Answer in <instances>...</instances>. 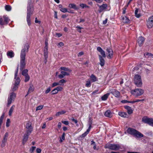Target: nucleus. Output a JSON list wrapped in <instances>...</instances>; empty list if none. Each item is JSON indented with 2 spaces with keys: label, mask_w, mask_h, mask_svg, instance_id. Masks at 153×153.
<instances>
[{
  "label": "nucleus",
  "mask_w": 153,
  "mask_h": 153,
  "mask_svg": "<svg viewBox=\"0 0 153 153\" xmlns=\"http://www.w3.org/2000/svg\"><path fill=\"white\" fill-rule=\"evenodd\" d=\"M84 54V53L83 52H80L78 55V56L79 57L80 56L82 55H83Z\"/></svg>",
  "instance_id": "obj_57"
},
{
  "label": "nucleus",
  "mask_w": 153,
  "mask_h": 153,
  "mask_svg": "<svg viewBox=\"0 0 153 153\" xmlns=\"http://www.w3.org/2000/svg\"><path fill=\"white\" fill-rule=\"evenodd\" d=\"M5 10L7 11H10L11 9V7L10 5H6L5 6Z\"/></svg>",
  "instance_id": "obj_38"
},
{
  "label": "nucleus",
  "mask_w": 153,
  "mask_h": 153,
  "mask_svg": "<svg viewBox=\"0 0 153 153\" xmlns=\"http://www.w3.org/2000/svg\"><path fill=\"white\" fill-rule=\"evenodd\" d=\"M60 10L62 12L64 13L68 12L67 9L66 8H62L60 9Z\"/></svg>",
  "instance_id": "obj_41"
},
{
  "label": "nucleus",
  "mask_w": 153,
  "mask_h": 153,
  "mask_svg": "<svg viewBox=\"0 0 153 153\" xmlns=\"http://www.w3.org/2000/svg\"><path fill=\"white\" fill-rule=\"evenodd\" d=\"M66 111H65L62 110L60 111H59L57 112L56 114V116H59L61 115H62L65 114L66 113Z\"/></svg>",
  "instance_id": "obj_33"
},
{
  "label": "nucleus",
  "mask_w": 153,
  "mask_h": 153,
  "mask_svg": "<svg viewBox=\"0 0 153 153\" xmlns=\"http://www.w3.org/2000/svg\"><path fill=\"white\" fill-rule=\"evenodd\" d=\"M61 73L64 76L66 75L68 76L69 75V73L68 72L62 71L61 72Z\"/></svg>",
  "instance_id": "obj_40"
},
{
  "label": "nucleus",
  "mask_w": 153,
  "mask_h": 153,
  "mask_svg": "<svg viewBox=\"0 0 153 153\" xmlns=\"http://www.w3.org/2000/svg\"><path fill=\"white\" fill-rule=\"evenodd\" d=\"M144 100V99H141V100L137 99V100H134V102H134V103H135V102H143Z\"/></svg>",
  "instance_id": "obj_49"
},
{
  "label": "nucleus",
  "mask_w": 153,
  "mask_h": 153,
  "mask_svg": "<svg viewBox=\"0 0 153 153\" xmlns=\"http://www.w3.org/2000/svg\"><path fill=\"white\" fill-rule=\"evenodd\" d=\"M16 97V94L14 93H12L10 94L7 100V106H9L11 104L12 101H13Z\"/></svg>",
  "instance_id": "obj_10"
},
{
  "label": "nucleus",
  "mask_w": 153,
  "mask_h": 153,
  "mask_svg": "<svg viewBox=\"0 0 153 153\" xmlns=\"http://www.w3.org/2000/svg\"><path fill=\"white\" fill-rule=\"evenodd\" d=\"M46 127V123H44L43 125V126H42V129L45 128Z\"/></svg>",
  "instance_id": "obj_64"
},
{
  "label": "nucleus",
  "mask_w": 153,
  "mask_h": 153,
  "mask_svg": "<svg viewBox=\"0 0 153 153\" xmlns=\"http://www.w3.org/2000/svg\"><path fill=\"white\" fill-rule=\"evenodd\" d=\"M29 48V44L27 43L25 45L24 48L21 50L20 54V69L21 70L23 69L26 65L25 61V52L28 51Z\"/></svg>",
  "instance_id": "obj_1"
},
{
  "label": "nucleus",
  "mask_w": 153,
  "mask_h": 153,
  "mask_svg": "<svg viewBox=\"0 0 153 153\" xmlns=\"http://www.w3.org/2000/svg\"><path fill=\"white\" fill-rule=\"evenodd\" d=\"M56 35L58 37H59L62 36V34L60 33H56Z\"/></svg>",
  "instance_id": "obj_59"
},
{
  "label": "nucleus",
  "mask_w": 153,
  "mask_h": 153,
  "mask_svg": "<svg viewBox=\"0 0 153 153\" xmlns=\"http://www.w3.org/2000/svg\"><path fill=\"white\" fill-rule=\"evenodd\" d=\"M98 6L99 8L98 11L100 13L106 11L108 7L107 5L106 4H103L100 6L98 5Z\"/></svg>",
  "instance_id": "obj_15"
},
{
  "label": "nucleus",
  "mask_w": 153,
  "mask_h": 153,
  "mask_svg": "<svg viewBox=\"0 0 153 153\" xmlns=\"http://www.w3.org/2000/svg\"><path fill=\"white\" fill-rule=\"evenodd\" d=\"M97 50L100 53L103 57H105L106 56L105 52L101 48L99 47H97Z\"/></svg>",
  "instance_id": "obj_19"
},
{
  "label": "nucleus",
  "mask_w": 153,
  "mask_h": 153,
  "mask_svg": "<svg viewBox=\"0 0 153 153\" xmlns=\"http://www.w3.org/2000/svg\"><path fill=\"white\" fill-rule=\"evenodd\" d=\"M48 47H45L44 51V56L45 57V59L44 61V62L45 63H46L47 62V59L48 57Z\"/></svg>",
  "instance_id": "obj_17"
},
{
  "label": "nucleus",
  "mask_w": 153,
  "mask_h": 153,
  "mask_svg": "<svg viewBox=\"0 0 153 153\" xmlns=\"http://www.w3.org/2000/svg\"><path fill=\"white\" fill-rule=\"evenodd\" d=\"M127 132L138 137H142L143 135L140 132L133 128H129L127 130Z\"/></svg>",
  "instance_id": "obj_3"
},
{
  "label": "nucleus",
  "mask_w": 153,
  "mask_h": 153,
  "mask_svg": "<svg viewBox=\"0 0 153 153\" xmlns=\"http://www.w3.org/2000/svg\"><path fill=\"white\" fill-rule=\"evenodd\" d=\"M19 70V67H17L16 69V71L15 74L14 79H15V84L13 87L12 88V91H13L16 90L18 88V85L20 83V80L19 77H17Z\"/></svg>",
  "instance_id": "obj_2"
},
{
  "label": "nucleus",
  "mask_w": 153,
  "mask_h": 153,
  "mask_svg": "<svg viewBox=\"0 0 153 153\" xmlns=\"http://www.w3.org/2000/svg\"><path fill=\"white\" fill-rule=\"evenodd\" d=\"M146 25L149 28L153 27V16L149 17L146 20Z\"/></svg>",
  "instance_id": "obj_11"
},
{
  "label": "nucleus",
  "mask_w": 153,
  "mask_h": 153,
  "mask_svg": "<svg viewBox=\"0 0 153 153\" xmlns=\"http://www.w3.org/2000/svg\"><path fill=\"white\" fill-rule=\"evenodd\" d=\"M105 115L106 117H111L112 115V114L109 110L107 111L105 113Z\"/></svg>",
  "instance_id": "obj_24"
},
{
  "label": "nucleus",
  "mask_w": 153,
  "mask_h": 153,
  "mask_svg": "<svg viewBox=\"0 0 153 153\" xmlns=\"http://www.w3.org/2000/svg\"><path fill=\"white\" fill-rule=\"evenodd\" d=\"M110 93H108L106 94H104L103 96H102L101 97V99L102 100H106L108 97L110 95Z\"/></svg>",
  "instance_id": "obj_27"
},
{
  "label": "nucleus",
  "mask_w": 153,
  "mask_h": 153,
  "mask_svg": "<svg viewBox=\"0 0 153 153\" xmlns=\"http://www.w3.org/2000/svg\"><path fill=\"white\" fill-rule=\"evenodd\" d=\"M56 88L58 92L62 91L63 89V88L60 86L57 87Z\"/></svg>",
  "instance_id": "obj_44"
},
{
  "label": "nucleus",
  "mask_w": 153,
  "mask_h": 153,
  "mask_svg": "<svg viewBox=\"0 0 153 153\" xmlns=\"http://www.w3.org/2000/svg\"><path fill=\"white\" fill-rule=\"evenodd\" d=\"M8 136V133L7 132L5 133L3 138V139L2 140V143L1 144V147H3L5 146V143L6 142L7 137Z\"/></svg>",
  "instance_id": "obj_16"
},
{
  "label": "nucleus",
  "mask_w": 153,
  "mask_h": 153,
  "mask_svg": "<svg viewBox=\"0 0 153 153\" xmlns=\"http://www.w3.org/2000/svg\"><path fill=\"white\" fill-rule=\"evenodd\" d=\"M106 51V54L107 58L109 59L112 58L113 53L112 50L111 48H107Z\"/></svg>",
  "instance_id": "obj_13"
},
{
  "label": "nucleus",
  "mask_w": 153,
  "mask_h": 153,
  "mask_svg": "<svg viewBox=\"0 0 153 153\" xmlns=\"http://www.w3.org/2000/svg\"><path fill=\"white\" fill-rule=\"evenodd\" d=\"M106 148H108L114 150H117L119 149L120 146L119 145L114 144H107L105 146Z\"/></svg>",
  "instance_id": "obj_7"
},
{
  "label": "nucleus",
  "mask_w": 153,
  "mask_h": 153,
  "mask_svg": "<svg viewBox=\"0 0 153 153\" xmlns=\"http://www.w3.org/2000/svg\"><path fill=\"white\" fill-rule=\"evenodd\" d=\"M107 20H108L107 19H106L105 20L103 21V24H104V25L107 22Z\"/></svg>",
  "instance_id": "obj_63"
},
{
  "label": "nucleus",
  "mask_w": 153,
  "mask_h": 153,
  "mask_svg": "<svg viewBox=\"0 0 153 153\" xmlns=\"http://www.w3.org/2000/svg\"><path fill=\"white\" fill-rule=\"evenodd\" d=\"M145 40L144 38L142 36L139 37L137 40V42L139 46H141L144 43Z\"/></svg>",
  "instance_id": "obj_18"
},
{
  "label": "nucleus",
  "mask_w": 153,
  "mask_h": 153,
  "mask_svg": "<svg viewBox=\"0 0 153 153\" xmlns=\"http://www.w3.org/2000/svg\"><path fill=\"white\" fill-rule=\"evenodd\" d=\"M59 85L58 82H54L52 84L51 87L53 88L55 86Z\"/></svg>",
  "instance_id": "obj_43"
},
{
  "label": "nucleus",
  "mask_w": 153,
  "mask_h": 153,
  "mask_svg": "<svg viewBox=\"0 0 153 153\" xmlns=\"http://www.w3.org/2000/svg\"><path fill=\"white\" fill-rule=\"evenodd\" d=\"M62 123L60 122H59L58 125V128H60L61 127Z\"/></svg>",
  "instance_id": "obj_61"
},
{
  "label": "nucleus",
  "mask_w": 153,
  "mask_h": 153,
  "mask_svg": "<svg viewBox=\"0 0 153 153\" xmlns=\"http://www.w3.org/2000/svg\"><path fill=\"white\" fill-rule=\"evenodd\" d=\"M7 55L8 56L12 58L14 56V53L12 51H8L7 53Z\"/></svg>",
  "instance_id": "obj_32"
},
{
  "label": "nucleus",
  "mask_w": 153,
  "mask_h": 153,
  "mask_svg": "<svg viewBox=\"0 0 153 153\" xmlns=\"http://www.w3.org/2000/svg\"><path fill=\"white\" fill-rule=\"evenodd\" d=\"M142 121L144 123L148 124L150 126L153 127V119L149 118L146 117H144L143 118Z\"/></svg>",
  "instance_id": "obj_8"
},
{
  "label": "nucleus",
  "mask_w": 153,
  "mask_h": 153,
  "mask_svg": "<svg viewBox=\"0 0 153 153\" xmlns=\"http://www.w3.org/2000/svg\"><path fill=\"white\" fill-rule=\"evenodd\" d=\"M15 108V105H13L11 107L10 109L9 112V116H11L13 112V110H14Z\"/></svg>",
  "instance_id": "obj_34"
},
{
  "label": "nucleus",
  "mask_w": 153,
  "mask_h": 153,
  "mask_svg": "<svg viewBox=\"0 0 153 153\" xmlns=\"http://www.w3.org/2000/svg\"><path fill=\"white\" fill-rule=\"evenodd\" d=\"M10 120L9 119H8L7 120L6 123V126L7 127H8L10 126Z\"/></svg>",
  "instance_id": "obj_45"
},
{
  "label": "nucleus",
  "mask_w": 153,
  "mask_h": 153,
  "mask_svg": "<svg viewBox=\"0 0 153 153\" xmlns=\"http://www.w3.org/2000/svg\"><path fill=\"white\" fill-rule=\"evenodd\" d=\"M98 90H96L93 91L92 93V94L93 95H95V94H96L98 93Z\"/></svg>",
  "instance_id": "obj_60"
},
{
  "label": "nucleus",
  "mask_w": 153,
  "mask_h": 153,
  "mask_svg": "<svg viewBox=\"0 0 153 153\" xmlns=\"http://www.w3.org/2000/svg\"><path fill=\"white\" fill-rule=\"evenodd\" d=\"M25 126L26 130V132L28 134H30L33 129V127L32 125V123L30 121H27L25 122Z\"/></svg>",
  "instance_id": "obj_5"
},
{
  "label": "nucleus",
  "mask_w": 153,
  "mask_h": 153,
  "mask_svg": "<svg viewBox=\"0 0 153 153\" xmlns=\"http://www.w3.org/2000/svg\"><path fill=\"white\" fill-rule=\"evenodd\" d=\"M122 20L124 23H128L129 21V19L125 16H122L121 17Z\"/></svg>",
  "instance_id": "obj_25"
},
{
  "label": "nucleus",
  "mask_w": 153,
  "mask_h": 153,
  "mask_svg": "<svg viewBox=\"0 0 153 153\" xmlns=\"http://www.w3.org/2000/svg\"><path fill=\"white\" fill-rule=\"evenodd\" d=\"M60 69L62 70L65 71L66 72H68L69 73H70L71 71V70L69 69L68 68L64 67H61L60 68Z\"/></svg>",
  "instance_id": "obj_31"
},
{
  "label": "nucleus",
  "mask_w": 153,
  "mask_h": 153,
  "mask_svg": "<svg viewBox=\"0 0 153 153\" xmlns=\"http://www.w3.org/2000/svg\"><path fill=\"white\" fill-rule=\"evenodd\" d=\"M90 78L92 82H94L97 81V78L94 74L91 75Z\"/></svg>",
  "instance_id": "obj_28"
},
{
  "label": "nucleus",
  "mask_w": 153,
  "mask_h": 153,
  "mask_svg": "<svg viewBox=\"0 0 153 153\" xmlns=\"http://www.w3.org/2000/svg\"><path fill=\"white\" fill-rule=\"evenodd\" d=\"M91 128V124H90L87 130L84 133L82 134L81 136V137H83L86 136L89 133V132Z\"/></svg>",
  "instance_id": "obj_21"
},
{
  "label": "nucleus",
  "mask_w": 153,
  "mask_h": 153,
  "mask_svg": "<svg viewBox=\"0 0 153 153\" xmlns=\"http://www.w3.org/2000/svg\"><path fill=\"white\" fill-rule=\"evenodd\" d=\"M64 44L62 42H59L58 45L57 46L58 47H60L63 46Z\"/></svg>",
  "instance_id": "obj_53"
},
{
  "label": "nucleus",
  "mask_w": 153,
  "mask_h": 153,
  "mask_svg": "<svg viewBox=\"0 0 153 153\" xmlns=\"http://www.w3.org/2000/svg\"><path fill=\"white\" fill-rule=\"evenodd\" d=\"M62 140H64L65 139V133H63L62 136Z\"/></svg>",
  "instance_id": "obj_58"
},
{
  "label": "nucleus",
  "mask_w": 153,
  "mask_h": 153,
  "mask_svg": "<svg viewBox=\"0 0 153 153\" xmlns=\"http://www.w3.org/2000/svg\"><path fill=\"white\" fill-rule=\"evenodd\" d=\"M58 76L60 79H62L64 77V76L62 74L59 75Z\"/></svg>",
  "instance_id": "obj_62"
},
{
  "label": "nucleus",
  "mask_w": 153,
  "mask_h": 153,
  "mask_svg": "<svg viewBox=\"0 0 153 153\" xmlns=\"http://www.w3.org/2000/svg\"><path fill=\"white\" fill-rule=\"evenodd\" d=\"M51 88L50 87L48 88L45 91V93L48 94L51 91Z\"/></svg>",
  "instance_id": "obj_55"
},
{
  "label": "nucleus",
  "mask_w": 153,
  "mask_h": 153,
  "mask_svg": "<svg viewBox=\"0 0 153 153\" xmlns=\"http://www.w3.org/2000/svg\"><path fill=\"white\" fill-rule=\"evenodd\" d=\"M62 122L66 125H68L69 124V123L68 121L63 120L62 121Z\"/></svg>",
  "instance_id": "obj_52"
},
{
  "label": "nucleus",
  "mask_w": 153,
  "mask_h": 153,
  "mask_svg": "<svg viewBox=\"0 0 153 153\" xmlns=\"http://www.w3.org/2000/svg\"><path fill=\"white\" fill-rule=\"evenodd\" d=\"M25 77V82H27L29 81L30 79V77L28 75H27L26 76H24Z\"/></svg>",
  "instance_id": "obj_37"
},
{
  "label": "nucleus",
  "mask_w": 153,
  "mask_h": 153,
  "mask_svg": "<svg viewBox=\"0 0 153 153\" xmlns=\"http://www.w3.org/2000/svg\"><path fill=\"white\" fill-rule=\"evenodd\" d=\"M66 82V81L64 79H62L60 80L58 83L59 85H63Z\"/></svg>",
  "instance_id": "obj_35"
},
{
  "label": "nucleus",
  "mask_w": 153,
  "mask_h": 153,
  "mask_svg": "<svg viewBox=\"0 0 153 153\" xmlns=\"http://www.w3.org/2000/svg\"><path fill=\"white\" fill-rule=\"evenodd\" d=\"M131 92L135 97H137L143 95L144 94V91L141 88H136L131 90Z\"/></svg>",
  "instance_id": "obj_4"
},
{
  "label": "nucleus",
  "mask_w": 153,
  "mask_h": 153,
  "mask_svg": "<svg viewBox=\"0 0 153 153\" xmlns=\"http://www.w3.org/2000/svg\"><path fill=\"white\" fill-rule=\"evenodd\" d=\"M138 12V10L137 9L135 11V14L137 18H139L140 17V15L139 14L137 13Z\"/></svg>",
  "instance_id": "obj_42"
},
{
  "label": "nucleus",
  "mask_w": 153,
  "mask_h": 153,
  "mask_svg": "<svg viewBox=\"0 0 153 153\" xmlns=\"http://www.w3.org/2000/svg\"><path fill=\"white\" fill-rule=\"evenodd\" d=\"M54 17H55V18L57 19L58 18L57 15V12L56 11H54Z\"/></svg>",
  "instance_id": "obj_56"
},
{
  "label": "nucleus",
  "mask_w": 153,
  "mask_h": 153,
  "mask_svg": "<svg viewBox=\"0 0 153 153\" xmlns=\"http://www.w3.org/2000/svg\"><path fill=\"white\" fill-rule=\"evenodd\" d=\"M71 120L72 121L74 122L76 124H77L78 121L76 120L73 117L71 118Z\"/></svg>",
  "instance_id": "obj_54"
},
{
  "label": "nucleus",
  "mask_w": 153,
  "mask_h": 153,
  "mask_svg": "<svg viewBox=\"0 0 153 153\" xmlns=\"http://www.w3.org/2000/svg\"><path fill=\"white\" fill-rule=\"evenodd\" d=\"M36 147L35 146H33L30 149V152L31 153L33 152V151L36 149Z\"/></svg>",
  "instance_id": "obj_50"
},
{
  "label": "nucleus",
  "mask_w": 153,
  "mask_h": 153,
  "mask_svg": "<svg viewBox=\"0 0 153 153\" xmlns=\"http://www.w3.org/2000/svg\"><path fill=\"white\" fill-rule=\"evenodd\" d=\"M58 92L57 91L56 88L54 89L52 91V94H57Z\"/></svg>",
  "instance_id": "obj_46"
},
{
  "label": "nucleus",
  "mask_w": 153,
  "mask_h": 153,
  "mask_svg": "<svg viewBox=\"0 0 153 153\" xmlns=\"http://www.w3.org/2000/svg\"><path fill=\"white\" fill-rule=\"evenodd\" d=\"M109 93L111 94L113 96L117 98H119L120 96V92L114 89L111 88L109 90Z\"/></svg>",
  "instance_id": "obj_9"
},
{
  "label": "nucleus",
  "mask_w": 153,
  "mask_h": 153,
  "mask_svg": "<svg viewBox=\"0 0 153 153\" xmlns=\"http://www.w3.org/2000/svg\"><path fill=\"white\" fill-rule=\"evenodd\" d=\"M9 21L8 18L6 16H4L2 18H0V25H3L7 24Z\"/></svg>",
  "instance_id": "obj_12"
},
{
  "label": "nucleus",
  "mask_w": 153,
  "mask_h": 153,
  "mask_svg": "<svg viewBox=\"0 0 153 153\" xmlns=\"http://www.w3.org/2000/svg\"><path fill=\"white\" fill-rule=\"evenodd\" d=\"M134 81L135 84L138 87L141 86L142 83L140 76L138 75H135Z\"/></svg>",
  "instance_id": "obj_6"
},
{
  "label": "nucleus",
  "mask_w": 153,
  "mask_h": 153,
  "mask_svg": "<svg viewBox=\"0 0 153 153\" xmlns=\"http://www.w3.org/2000/svg\"><path fill=\"white\" fill-rule=\"evenodd\" d=\"M32 14V11L30 10V8H28L27 16V21L29 26L30 25V16Z\"/></svg>",
  "instance_id": "obj_14"
},
{
  "label": "nucleus",
  "mask_w": 153,
  "mask_h": 153,
  "mask_svg": "<svg viewBox=\"0 0 153 153\" xmlns=\"http://www.w3.org/2000/svg\"><path fill=\"white\" fill-rule=\"evenodd\" d=\"M34 90L33 88V87H30L28 91V93L32 92Z\"/></svg>",
  "instance_id": "obj_51"
},
{
  "label": "nucleus",
  "mask_w": 153,
  "mask_h": 153,
  "mask_svg": "<svg viewBox=\"0 0 153 153\" xmlns=\"http://www.w3.org/2000/svg\"><path fill=\"white\" fill-rule=\"evenodd\" d=\"M91 81L90 80H88L86 81V86L87 87H90L91 86Z\"/></svg>",
  "instance_id": "obj_39"
},
{
  "label": "nucleus",
  "mask_w": 153,
  "mask_h": 153,
  "mask_svg": "<svg viewBox=\"0 0 153 153\" xmlns=\"http://www.w3.org/2000/svg\"><path fill=\"white\" fill-rule=\"evenodd\" d=\"M118 114L122 117L126 118L128 117L127 114L126 112H119L118 113Z\"/></svg>",
  "instance_id": "obj_26"
},
{
  "label": "nucleus",
  "mask_w": 153,
  "mask_h": 153,
  "mask_svg": "<svg viewBox=\"0 0 153 153\" xmlns=\"http://www.w3.org/2000/svg\"><path fill=\"white\" fill-rule=\"evenodd\" d=\"M30 134H28L27 132H26V133L25 134L22 141L23 144H24L27 141L28 139V136Z\"/></svg>",
  "instance_id": "obj_22"
},
{
  "label": "nucleus",
  "mask_w": 153,
  "mask_h": 153,
  "mask_svg": "<svg viewBox=\"0 0 153 153\" xmlns=\"http://www.w3.org/2000/svg\"><path fill=\"white\" fill-rule=\"evenodd\" d=\"M28 70L27 69H25L23 70L22 72V74L24 76H26L27 75H28L27 72Z\"/></svg>",
  "instance_id": "obj_36"
},
{
  "label": "nucleus",
  "mask_w": 153,
  "mask_h": 153,
  "mask_svg": "<svg viewBox=\"0 0 153 153\" xmlns=\"http://www.w3.org/2000/svg\"><path fill=\"white\" fill-rule=\"evenodd\" d=\"M79 5H80V6L83 8L84 7H88V6H87L85 4H80Z\"/></svg>",
  "instance_id": "obj_48"
},
{
  "label": "nucleus",
  "mask_w": 153,
  "mask_h": 153,
  "mask_svg": "<svg viewBox=\"0 0 153 153\" xmlns=\"http://www.w3.org/2000/svg\"><path fill=\"white\" fill-rule=\"evenodd\" d=\"M124 107L127 110V111L128 114H130L133 112V110L131 107L128 106H125Z\"/></svg>",
  "instance_id": "obj_23"
},
{
  "label": "nucleus",
  "mask_w": 153,
  "mask_h": 153,
  "mask_svg": "<svg viewBox=\"0 0 153 153\" xmlns=\"http://www.w3.org/2000/svg\"><path fill=\"white\" fill-rule=\"evenodd\" d=\"M100 64L101 66H103L105 64V61L103 57L100 55H99Z\"/></svg>",
  "instance_id": "obj_20"
},
{
  "label": "nucleus",
  "mask_w": 153,
  "mask_h": 153,
  "mask_svg": "<svg viewBox=\"0 0 153 153\" xmlns=\"http://www.w3.org/2000/svg\"><path fill=\"white\" fill-rule=\"evenodd\" d=\"M68 7L70 8H73L75 10L78 9V8L76 7V4H70L68 5Z\"/></svg>",
  "instance_id": "obj_29"
},
{
  "label": "nucleus",
  "mask_w": 153,
  "mask_h": 153,
  "mask_svg": "<svg viewBox=\"0 0 153 153\" xmlns=\"http://www.w3.org/2000/svg\"><path fill=\"white\" fill-rule=\"evenodd\" d=\"M144 56L147 58H153V54L149 53H146L144 54Z\"/></svg>",
  "instance_id": "obj_30"
},
{
  "label": "nucleus",
  "mask_w": 153,
  "mask_h": 153,
  "mask_svg": "<svg viewBox=\"0 0 153 153\" xmlns=\"http://www.w3.org/2000/svg\"><path fill=\"white\" fill-rule=\"evenodd\" d=\"M91 144L93 146V148L94 149H96V145L95 143L93 141H91Z\"/></svg>",
  "instance_id": "obj_47"
}]
</instances>
